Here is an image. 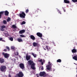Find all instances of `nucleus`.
Returning <instances> with one entry per match:
<instances>
[{
	"instance_id": "nucleus-1",
	"label": "nucleus",
	"mask_w": 77,
	"mask_h": 77,
	"mask_svg": "<svg viewBox=\"0 0 77 77\" xmlns=\"http://www.w3.org/2000/svg\"><path fill=\"white\" fill-rule=\"evenodd\" d=\"M0 69L2 72H6V66H2L0 67Z\"/></svg>"
},
{
	"instance_id": "nucleus-2",
	"label": "nucleus",
	"mask_w": 77,
	"mask_h": 77,
	"mask_svg": "<svg viewBox=\"0 0 77 77\" xmlns=\"http://www.w3.org/2000/svg\"><path fill=\"white\" fill-rule=\"evenodd\" d=\"M39 75L41 77H46L47 74L45 72H41L39 73Z\"/></svg>"
},
{
	"instance_id": "nucleus-3",
	"label": "nucleus",
	"mask_w": 77,
	"mask_h": 77,
	"mask_svg": "<svg viewBox=\"0 0 77 77\" xmlns=\"http://www.w3.org/2000/svg\"><path fill=\"white\" fill-rule=\"evenodd\" d=\"M20 17V18H25V16H26V14L24 13V12L23 11L21 13L19 14Z\"/></svg>"
},
{
	"instance_id": "nucleus-4",
	"label": "nucleus",
	"mask_w": 77,
	"mask_h": 77,
	"mask_svg": "<svg viewBox=\"0 0 77 77\" xmlns=\"http://www.w3.org/2000/svg\"><path fill=\"white\" fill-rule=\"evenodd\" d=\"M17 75L19 77H23L24 74L22 72H19L18 74H17Z\"/></svg>"
},
{
	"instance_id": "nucleus-5",
	"label": "nucleus",
	"mask_w": 77,
	"mask_h": 77,
	"mask_svg": "<svg viewBox=\"0 0 77 77\" xmlns=\"http://www.w3.org/2000/svg\"><path fill=\"white\" fill-rule=\"evenodd\" d=\"M2 54L3 55L5 58H9V54L5 53L4 52L2 53Z\"/></svg>"
},
{
	"instance_id": "nucleus-6",
	"label": "nucleus",
	"mask_w": 77,
	"mask_h": 77,
	"mask_svg": "<svg viewBox=\"0 0 77 77\" xmlns=\"http://www.w3.org/2000/svg\"><path fill=\"white\" fill-rule=\"evenodd\" d=\"M19 67L22 69H24V65L23 63H20L19 64Z\"/></svg>"
},
{
	"instance_id": "nucleus-7",
	"label": "nucleus",
	"mask_w": 77,
	"mask_h": 77,
	"mask_svg": "<svg viewBox=\"0 0 77 77\" xmlns=\"http://www.w3.org/2000/svg\"><path fill=\"white\" fill-rule=\"evenodd\" d=\"M26 60H29L30 59V58H31V56L28 55L27 54L26 55Z\"/></svg>"
},
{
	"instance_id": "nucleus-8",
	"label": "nucleus",
	"mask_w": 77,
	"mask_h": 77,
	"mask_svg": "<svg viewBox=\"0 0 77 77\" xmlns=\"http://www.w3.org/2000/svg\"><path fill=\"white\" fill-rule=\"evenodd\" d=\"M31 65V68H32V69L35 70V63H33L32 64V65Z\"/></svg>"
},
{
	"instance_id": "nucleus-9",
	"label": "nucleus",
	"mask_w": 77,
	"mask_h": 77,
	"mask_svg": "<svg viewBox=\"0 0 77 77\" xmlns=\"http://www.w3.org/2000/svg\"><path fill=\"white\" fill-rule=\"evenodd\" d=\"M33 46L34 47H38L39 46V44L38 43H36L35 42H34L33 43Z\"/></svg>"
},
{
	"instance_id": "nucleus-10",
	"label": "nucleus",
	"mask_w": 77,
	"mask_h": 77,
	"mask_svg": "<svg viewBox=\"0 0 77 77\" xmlns=\"http://www.w3.org/2000/svg\"><path fill=\"white\" fill-rule=\"evenodd\" d=\"M33 63H34L33 61L31 60H29L28 62V65H31Z\"/></svg>"
},
{
	"instance_id": "nucleus-11",
	"label": "nucleus",
	"mask_w": 77,
	"mask_h": 77,
	"mask_svg": "<svg viewBox=\"0 0 77 77\" xmlns=\"http://www.w3.org/2000/svg\"><path fill=\"white\" fill-rule=\"evenodd\" d=\"M30 37V38L32 39V40H33V41H35V37L34 35H31Z\"/></svg>"
},
{
	"instance_id": "nucleus-12",
	"label": "nucleus",
	"mask_w": 77,
	"mask_h": 77,
	"mask_svg": "<svg viewBox=\"0 0 77 77\" xmlns=\"http://www.w3.org/2000/svg\"><path fill=\"white\" fill-rule=\"evenodd\" d=\"M37 36H38V37H42V34L40 32H37L36 33Z\"/></svg>"
},
{
	"instance_id": "nucleus-13",
	"label": "nucleus",
	"mask_w": 77,
	"mask_h": 77,
	"mask_svg": "<svg viewBox=\"0 0 77 77\" xmlns=\"http://www.w3.org/2000/svg\"><path fill=\"white\" fill-rule=\"evenodd\" d=\"M25 31L26 30H25L22 29L19 31V33H20V34H23V33H25Z\"/></svg>"
},
{
	"instance_id": "nucleus-14",
	"label": "nucleus",
	"mask_w": 77,
	"mask_h": 77,
	"mask_svg": "<svg viewBox=\"0 0 77 77\" xmlns=\"http://www.w3.org/2000/svg\"><path fill=\"white\" fill-rule=\"evenodd\" d=\"M4 13H5V16H9V12L8 11H4Z\"/></svg>"
},
{
	"instance_id": "nucleus-15",
	"label": "nucleus",
	"mask_w": 77,
	"mask_h": 77,
	"mask_svg": "<svg viewBox=\"0 0 77 77\" xmlns=\"http://www.w3.org/2000/svg\"><path fill=\"white\" fill-rule=\"evenodd\" d=\"M4 13H5V11H2L0 12V19L2 18V16Z\"/></svg>"
},
{
	"instance_id": "nucleus-16",
	"label": "nucleus",
	"mask_w": 77,
	"mask_h": 77,
	"mask_svg": "<svg viewBox=\"0 0 77 77\" xmlns=\"http://www.w3.org/2000/svg\"><path fill=\"white\" fill-rule=\"evenodd\" d=\"M64 2L65 3L68 4L69 3V1L68 0H64Z\"/></svg>"
},
{
	"instance_id": "nucleus-17",
	"label": "nucleus",
	"mask_w": 77,
	"mask_h": 77,
	"mask_svg": "<svg viewBox=\"0 0 77 77\" xmlns=\"http://www.w3.org/2000/svg\"><path fill=\"white\" fill-rule=\"evenodd\" d=\"M0 62L1 63H4L5 62V60L3 58H0Z\"/></svg>"
},
{
	"instance_id": "nucleus-18",
	"label": "nucleus",
	"mask_w": 77,
	"mask_h": 77,
	"mask_svg": "<svg viewBox=\"0 0 77 77\" xmlns=\"http://www.w3.org/2000/svg\"><path fill=\"white\" fill-rule=\"evenodd\" d=\"M72 51L73 53H76V52H77V50L75 49H73L72 50Z\"/></svg>"
},
{
	"instance_id": "nucleus-19",
	"label": "nucleus",
	"mask_w": 77,
	"mask_h": 77,
	"mask_svg": "<svg viewBox=\"0 0 77 77\" xmlns=\"http://www.w3.org/2000/svg\"><path fill=\"white\" fill-rule=\"evenodd\" d=\"M17 41H18V42H23V40L21 38H18Z\"/></svg>"
},
{
	"instance_id": "nucleus-20",
	"label": "nucleus",
	"mask_w": 77,
	"mask_h": 77,
	"mask_svg": "<svg viewBox=\"0 0 77 77\" xmlns=\"http://www.w3.org/2000/svg\"><path fill=\"white\" fill-rule=\"evenodd\" d=\"M2 23L4 24H7V22L6 20H4L3 21Z\"/></svg>"
},
{
	"instance_id": "nucleus-21",
	"label": "nucleus",
	"mask_w": 77,
	"mask_h": 77,
	"mask_svg": "<svg viewBox=\"0 0 77 77\" xmlns=\"http://www.w3.org/2000/svg\"><path fill=\"white\" fill-rule=\"evenodd\" d=\"M72 58L73 59L75 60H77V57L76 56H74L72 57Z\"/></svg>"
},
{
	"instance_id": "nucleus-22",
	"label": "nucleus",
	"mask_w": 77,
	"mask_h": 77,
	"mask_svg": "<svg viewBox=\"0 0 77 77\" xmlns=\"http://www.w3.org/2000/svg\"><path fill=\"white\" fill-rule=\"evenodd\" d=\"M12 27H13V28H14V29H17V27H16V25H12Z\"/></svg>"
},
{
	"instance_id": "nucleus-23",
	"label": "nucleus",
	"mask_w": 77,
	"mask_h": 77,
	"mask_svg": "<svg viewBox=\"0 0 77 77\" xmlns=\"http://www.w3.org/2000/svg\"><path fill=\"white\" fill-rule=\"evenodd\" d=\"M57 62H59L60 63V62H62V61L60 59H59L57 60Z\"/></svg>"
},
{
	"instance_id": "nucleus-24",
	"label": "nucleus",
	"mask_w": 77,
	"mask_h": 77,
	"mask_svg": "<svg viewBox=\"0 0 77 77\" xmlns=\"http://www.w3.org/2000/svg\"><path fill=\"white\" fill-rule=\"evenodd\" d=\"M20 37H22V38L26 37V36H24V35L23 34L20 35Z\"/></svg>"
},
{
	"instance_id": "nucleus-25",
	"label": "nucleus",
	"mask_w": 77,
	"mask_h": 77,
	"mask_svg": "<svg viewBox=\"0 0 77 77\" xmlns=\"http://www.w3.org/2000/svg\"><path fill=\"white\" fill-rule=\"evenodd\" d=\"M15 56H18L19 54V53L18 52H17L16 53L14 54Z\"/></svg>"
},
{
	"instance_id": "nucleus-26",
	"label": "nucleus",
	"mask_w": 77,
	"mask_h": 77,
	"mask_svg": "<svg viewBox=\"0 0 77 77\" xmlns=\"http://www.w3.org/2000/svg\"><path fill=\"white\" fill-rule=\"evenodd\" d=\"M32 54L33 55L34 57H36V54H34L33 53H32Z\"/></svg>"
},
{
	"instance_id": "nucleus-27",
	"label": "nucleus",
	"mask_w": 77,
	"mask_h": 77,
	"mask_svg": "<svg viewBox=\"0 0 77 77\" xmlns=\"http://www.w3.org/2000/svg\"><path fill=\"white\" fill-rule=\"evenodd\" d=\"M26 24V22L25 21H23L21 23V25H23V24Z\"/></svg>"
},
{
	"instance_id": "nucleus-28",
	"label": "nucleus",
	"mask_w": 77,
	"mask_h": 77,
	"mask_svg": "<svg viewBox=\"0 0 77 77\" xmlns=\"http://www.w3.org/2000/svg\"><path fill=\"white\" fill-rule=\"evenodd\" d=\"M11 21V18L10 17H8L7 20V22H9Z\"/></svg>"
},
{
	"instance_id": "nucleus-29",
	"label": "nucleus",
	"mask_w": 77,
	"mask_h": 77,
	"mask_svg": "<svg viewBox=\"0 0 77 77\" xmlns=\"http://www.w3.org/2000/svg\"><path fill=\"white\" fill-rule=\"evenodd\" d=\"M11 48L12 50H15V47L14 46H11Z\"/></svg>"
},
{
	"instance_id": "nucleus-30",
	"label": "nucleus",
	"mask_w": 77,
	"mask_h": 77,
	"mask_svg": "<svg viewBox=\"0 0 77 77\" xmlns=\"http://www.w3.org/2000/svg\"><path fill=\"white\" fill-rule=\"evenodd\" d=\"M5 35L6 37H8V36H9L8 33H5Z\"/></svg>"
},
{
	"instance_id": "nucleus-31",
	"label": "nucleus",
	"mask_w": 77,
	"mask_h": 77,
	"mask_svg": "<svg viewBox=\"0 0 77 77\" xmlns=\"http://www.w3.org/2000/svg\"><path fill=\"white\" fill-rule=\"evenodd\" d=\"M45 47L46 49H47L48 51H49V49H48V46H46Z\"/></svg>"
},
{
	"instance_id": "nucleus-32",
	"label": "nucleus",
	"mask_w": 77,
	"mask_h": 77,
	"mask_svg": "<svg viewBox=\"0 0 77 77\" xmlns=\"http://www.w3.org/2000/svg\"><path fill=\"white\" fill-rule=\"evenodd\" d=\"M45 61L44 60H43V62L41 64L42 65H43L44 64V63H45Z\"/></svg>"
},
{
	"instance_id": "nucleus-33",
	"label": "nucleus",
	"mask_w": 77,
	"mask_h": 77,
	"mask_svg": "<svg viewBox=\"0 0 77 77\" xmlns=\"http://www.w3.org/2000/svg\"><path fill=\"white\" fill-rule=\"evenodd\" d=\"M10 41H13V37H10Z\"/></svg>"
},
{
	"instance_id": "nucleus-34",
	"label": "nucleus",
	"mask_w": 77,
	"mask_h": 77,
	"mask_svg": "<svg viewBox=\"0 0 77 77\" xmlns=\"http://www.w3.org/2000/svg\"><path fill=\"white\" fill-rule=\"evenodd\" d=\"M6 48L7 50H8V51H10V49H9V48L8 47V46H6Z\"/></svg>"
},
{
	"instance_id": "nucleus-35",
	"label": "nucleus",
	"mask_w": 77,
	"mask_h": 77,
	"mask_svg": "<svg viewBox=\"0 0 77 77\" xmlns=\"http://www.w3.org/2000/svg\"><path fill=\"white\" fill-rule=\"evenodd\" d=\"M1 28H2L3 29H4L5 28V27H6V26H5L3 25L2 26H1Z\"/></svg>"
},
{
	"instance_id": "nucleus-36",
	"label": "nucleus",
	"mask_w": 77,
	"mask_h": 77,
	"mask_svg": "<svg viewBox=\"0 0 77 77\" xmlns=\"http://www.w3.org/2000/svg\"><path fill=\"white\" fill-rule=\"evenodd\" d=\"M74 3H76L77 2V0H72Z\"/></svg>"
},
{
	"instance_id": "nucleus-37",
	"label": "nucleus",
	"mask_w": 77,
	"mask_h": 77,
	"mask_svg": "<svg viewBox=\"0 0 77 77\" xmlns=\"http://www.w3.org/2000/svg\"><path fill=\"white\" fill-rule=\"evenodd\" d=\"M25 12H26V13L27 14V13H28L29 12V9H27L26 10Z\"/></svg>"
},
{
	"instance_id": "nucleus-38",
	"label": "nucleus",
	"mask_w": 77,
	"mask_h": 77,
	"mask_svg": "<svg viewBox=\"0 0 77 77\" xmlns=\"http://www.w3.org/2000/svg\"><path fill=\"white\" fill-rule=\"evenodd\" d=\"M4 28H0V30H1V31H5V30H4Z\"/></svg>"
},
{
	"instance_id": "nucleus-39",
	"label": "nucleus",
	"mask_w": 77,
	"mask_h": 77,
	"mask_svg": "<svg viewBox=\"0 0 77 77\" xmlns=\"http://www.w3.org/2000/svg\"><path fill=\"white\" fill-rule=\"evenodd\" d=\"M48 63L49 65H50V66H51L52 65L51 63V62H50L49 61Z\"/></svg>"
},
{
	"instance_id": "nucleus-40",
	"label": "nucleus",
	"mask_w": 77,
	"mask_h": 77,
	"mask_svg": "<svg viewBox=\"0 0 77 77\" xmlns=\"http://www.w3.org/2000/svg\"><path fill=\"white\" fill-rule=\"evenodd\" d=\"M39 62H41V63H42V59L40 60H39Z\"/></svg>"
},
{
	"instance_id": "nucleus-41",
	"label": "nucleus",
	"mask_w": 77,
	"mask_h": 77,
	"mask_svg": "<svg viewBox=\"0 0 77 77\" xmlns=\"http://www.w3.org/2000/svg\"><path fill=\"white\" fill-rule=\"evenodd\" d=\"M41 69L42 70H44V67H43V66L41 67Z\"/></svg>"
},
{
	"instance_id": "nucleus-42",
	"label": "nucleus",
	"mask_w": 77,
	"mask_h": 77,
	"mask_svg": "<svg viewBox=\"0 0 77 77\" xmlns=\"http://www.w3.org/2000/svg\"><path fill=\"white\" fill-rule=\"evenodd\" d=\"M2 38H0V41H3V40L2 39Z\"/></svg>"
},
{
	"instance_id": "nucleus-43",
	"label": "nucleus",
	"mask_w": 77,
	"mask_h": 77,
	"mask_svg": "<svg viewBox=\"0 0 77 77\" xmlns=\"http://www.w3.org/2000/svg\"><path fill=\"white\" fill-rule=\"evenodd\" d=\"M47 69L48 70H50V67H47Z\"/></svg>"
},
{
	"instance_id": "nucleus-44",
	"label": "nucleus",
	"mask_w": 77,
	"mask_h": 77,
	"mask_svg": "<svg viewBox=\"0 0 77 77\" xmlns=\"http://www.w3.org/2000/svg\"><path fill=\"white\" fill-rule=\"evenodd\" d=\"M3 51H7V50L6 49H4V50H3Z\"/></svg>"
},
{
	"instance_id": "nucleus-45",
	"label": "nucleus",
	"mask_w": 77,
	"mask_h": 77,
	"mask_svg": "<svg viewBox=\"0 0 77 77\" xmlns=\"http://www.w3.org/2000/svg\"><path fill=\"white\" fill-rule=\"evenodd\" d=\"M63 10L64 12H66V11L65 9H64V8H63Z\"/></svg>"
},
{
	"instance_id": "nucleus-46",
	"label": "nucleus",
	"mask_w": 77,
	"mask_h": 77,
	"mask_svg": "<svg viewBox=\"0 0 77 77\" xmlns=\"http://www.w3.org/2000/svg\"><path fill=\"white\" fill-rule=\"evenodd\" d=\"M59 14H61L62 13H61V12L59 11Z\"/></svg>"
},
{
	"instance_id": "nucleus-47",
	"label": "nucleus",
	"mask_w": 77,
	"mask_h": 77,
	"mask_svg": "<svg viewBox=\"0 0 77 77\" xmlns=\"http://www.w3.org/2000/svg\"><path fill=\"white\" fill-rule=\"evenodd\" d=\"M8 77H11V75H8Z\"/></svg>"
},
{
	"instance_id": "nucleus-48",
	"label": "nucleus",
	"mask_w": 77,
	"mask_h": 77,
	"mask_svg": "<svg viewBox=\"0 0 77 77\" xmlns=\"http://www.w3.org/2000/svg\"><path fill=\"white\" fill-rule=\"evenodd\" d=\"M44 49L45 50H46V49L45 48H44Z\"/></svg>"
},
{
	"instance_id": "nucleus-49",
	"label": "nucleus",
	"mask_w": 77,
	"mask_h": 77,
	"mask_svg": "<svg viewBox=\"0 0 77 77\" xmlns=\"http://www.w3.org/2000/svg\"><path fill=\"white\" fill-rule=\"evenodd\" d=\"M50 65L48 66V67H50Z\"/></svg>"
},
{
	"instance_id": "nucleus-50",
	"label": "nucleus",
	"mask_w": 77,
	"mask_h": 77,
	"mask_svg": "<svg viewBox=\"0 0 77 77\" xmlns=\"http://www.w3.org/2000/svg\"><path fill=\"white\" fill-rule=\"evenodd\" d=\"M39 9H38L37 10H39Z\"/></svg>"
}]
</instances>
